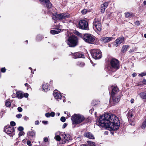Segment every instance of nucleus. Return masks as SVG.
Segmentation results:
<instances>
[{
    "mask_svg": "<svg viewBox=\"0 0 146 146\" xmlns=\"http://www.w3.org/2000/svg\"><path fill=\"white\" fill-rule=\"evenodd\" d=\"M5 105L7 107H10L11 105V102H10L7 100L5 102Z\"/></svg>",
    "mask_w": 146,
    "mask_h": 146,
    "instance_id": "c756f323",
    "label": "nucleus"
},
{
    "mask_svg": "<svg viewBox=\"0 0 146 146\" xmlns=\"http://www.w3.org/2000/svg\"><path fill=\"white\" fill-rule=\"evenodd\" d=\"M143 4L144 5H146V1H144L143 2Z\"/></svg>",
    "mask_w": 146,
    "mask_h": 146,
    "instance_id": "0e129e2a",
    "label": "nucleus"
},
{
    "mask_svg": "<svg viewBox=\"0 0 146 146\" xmlns=\"http://www.w3.org/2000/svg\"><path fill=\"white\" fill-rule=\"evenodd\" d=\"M74 33L76 35L79 36L80 37L82 38V36H83V34H81L80 33H79L78 31H74Z\"/></svg>",
    "mask_w": 146,
    "mask_h": 146,
    "instance_id": "a878e982",
    "label": "nucleus"
},
{
    "mask_svg": "<svg viewBox=\"0 0 146 146\" xmlns=\"http://www.w3.org/2000/svg\"><path fill=\"white\" fill-rule=\"evenodd\" d=\"M77 65L78 66L80 67L83 66L85 64L82 62L79 61L77 63Z\"/></svg>",
    "mask_w": 146,
    "mask_h": 146,
    "instance_id": "c85d7f7f",
    "label": "nucleus"
},
{
    "mask_svg": "<svg viewBox=\"0 0 146 146\" xmlns=\"http://www.w3.org/2000/svg\"><path fill=\"white\" fill-rule=\"evenodd\" d=\"M27 134L28 135L33 137H35V132L34 131H29L27 133Z\"/></svg>",
    "mask_w": 146,
    "mask_h": 146,
    "instance_id": "b1692460",
    "label": "nucleus"
},
{
    "mask_svg": "<svg viewBox=\"0 0 146 146\" xmlns=\"http://www.w3.org/2000/svg\"><path fill=\"white\" fill-rule=\"evenodd\" d=\"M29 96V94L27 93H25L23 94V97L27 98Z\"/></svg>",
    "mask_w": 146,
    "mask_h": 146,
    "instance_id": "49530a36",
    "label": "nucleus"
},
{
    "mask_svg": "<svg viewBox=\"0 0 146 146\" xmlns=\"http://www.w3.org/2000/svg\"><path fill=\"white\" fill-rule=\"evenodd\" d=\"M50 116L54 117L55 115V113L53 112H52L50 113Z\"/></svg>",
    "mask_w": 146,
    "mask_h": 146,
    "instance_id": "37998d69",
    "label": "nucleus"
},
{
    "mask_svg": "<svg viewBox=\"0 0 146 146\" xmlns=\"http://www.w3.org/2000/svg\"><path fill=\"white\" fill-rule=\"evenodd\" d=\"M113 39L112 37H104L101 38L100 40L102 42L105 43L110 42Z\"/></svg>",
    "mask_w": 146,
    "mask_h": 146,
    "instance_id": "4468645a",
    "label": "nucleus"
},
{
    "mask_svg": "<svg viewBox=\"0 0 146 146\" xmlns=\"http://www.w3.org/2000/svg\"><path fill=\"white\" fill-rule=\"evenodd\" d=\"M10 124L12 126L11 127L14 126L16 125L15 122L14 121H12L10 122Z\"/></svg>",
    "mask_w": 146,
    "mask_h": 146,
    "instance_id": "58836bf2",
    "label": "nucleus"
},
{
    "mask_svg": "<svg viewBox=\"0 0 146 146\" xmlns=\"http://www.w3.org/2000/svg\"><path fill=\"white\" fill-rule=\"evenodd\" d=\"M84 135L85 137L89 139H94V135L91 133L89 132L85 133Z\"/></svg>",
    "mask_w": 146,
    "mask_h": 146,
    "instance_id": "f3484780",
    "label": "nucleus"
},
{
    "mask_svg": "<svg viewBox=\"0 0 146 146\" xmlns=\"http://www.w3.org/2000/svg\"><path fill=\"white\" fill-rule=\"evenodd\" d=\"M80 146H88L87 144H84L80 145Z\"/></svg>",
    "mask_w": 146,
    "mask_h": 146,
    "instance_id": "680f3d73",
    "label": "nucleus"
},
{
    "mask_svg": "<svg viewBox=\"0 0 146 146\" xmlns=\"http://www.w3.org/2000/svg\"><path fill=\"white\" fill-rule=\"evenodd\" d=\"M60 136L61 137V139L63 141L62 143H66V141H68L70 139V136L68 134L66 135L62 133L60 134Z\"/></svg>",
    "mask_w": 146,
    "mask_h": 146,
    "instance_id": "f8f14e48",
    "label": "nucleus"
},
{
    "mask_svg": "<svg viewBox=\"0 0 146 146\" xmlns=\"http://www.w3.org/2000/svg\"><path fill=\"white\" fill-rule=\"evenodd\" d=\"M93 28L94 30L99 31L102 30V25L100 20L97 19H95L93 23Z\"/></svg>",
    "mask_w": 146,
    "mask_h": 146,
    "instance_id": "0eeeda50",
    "label": "nucleus"
},
{
    "mask_svg": "<svg viewBox=\"0 0 146 146\" xmlns=\"http://www.w3.org/2000/svg\"><path fill=\"white\" fill-rule=\"evenodd\" d=\"M24 119L25 120H28L29 118L27 117V116H25L23 117Z\"/></svg>",
    "mask_w": 146,
    "mask_h": 146,
    "instance_id": "13d9d810",
    "label": "nucleus"
},
{
    "mask_svg": "<svg viewBox=\"0 0 146 146\" xmlns=\"http://www.w3.org/2000/svg\"><path fill=\"white\" fill-rule=\"evenodd\" d=\"M25 134V133L23 131H21L19 134V136H21Z\"/></svg>",
    "mask_w": 146,
    "mask_h": 146,
    "instance_id": "a19ab883",
    "label": "nucleus"
},
{
    "mask_svg": "<svg viewBox=\"0 0 146 146\" xmlns=\"http://www.w3.org/2000/svg\"><path fill=\"white\" fill-rule=\"evenodd\" d=\"M69 16L68 14L62 13L60 14H55L52 17V19L54 20H62L68 18Z\"/></svg>",
    "mask_w": 146,
    "mask_h": 146,
    "instance_id": "6e6552de",
    "label": "nucleus"
},
{
    "mask_svg": "<svg viewBox=\"0 0 146 146\" xmlns=\"http://www.w3.org/2000/svg\"><path fill=\"white\" fill-rule=\"evenodd\" d=\"M17 97L19 99H21L23 98V94L21 91H18L16 93Z\"/></svg>",
    "mask_w": 146,
    "mask_h": 146,
    "instance_id": "412c9836",
    "label": "nucleus"
},
{
    "mask_svg": "<svg viewBox=\"0 0 146 146\" xmlns=\"http://www.w3.org/2000/svg\"><path fill=\"white\" fill-rule=\"evenodd\" d=\"M45 116L47 117H50V113H46L45 114Z\"/></svg>",
    "mask_w": 146,
    "mask_h": 146,
    "instance_id": "603ef678",
    "label": "nucleus"
},
{
    "mask_svg": "<svg viewBox=\"0 0 146 146\" xmlns=\"http://www.w3.org/2000/svg\"><path fill=\"white\" fill-rule=\"evenodd\" d=\"M106 9L105 8H102V7H101V11L102 13H103L104 12Z\"/></svg>",
    "mask_w": 146,
    "mask_h": 146,
    "instance_id": "de8ad7c7",
    "label": "nucleus"
},
{
    "mask_svg": "<svg viewBox=\"0 0 146 146\" xmlns=\"http://www.w3.org/2000/svg\"><path fill=\"white\" fill-rule=\"evenodd\" d=\"M18 129L19 131H22L24 130V128L20 126L18 128Z\"/></svg>",
    "mask_w": 146,
    "mask_h": 146,
    "instance_id": "e433bc0d",
    "label": "nucleus"
},
{
    "mask_svg": "<svg viewBox=\"0 0 146 146\" xmlns=\"http://www.w3.org/2000/svg\"><path fill=\"white\" fill-rule=\"evenodd\" d=\"M56 114L58 115V116H59L60 115V114L59 113H57Z\"/></svg>",
    "mask_w": 146,
    "mask_h": 146,
    "instance_id": "338daca9",
    "label": "nucleus"
},
{
    "mask_svg": "<svg viewBox=\"0 0 146 146\" xmlns=\"http://www.w3.org/2000/svg\"><path fill=\"white\" fill-rule=\"evenodd\" d=\"M54 138L56 140L59 141L61 139V137L60 135V136L58 135H57Z\"/></svg>",
    "mask_w": 146,
    "mask_h": 146,
    "instance_id": "7c9ffc66",
    "label": "nucleus"
},
{
    "mask_svg": "<svg viewBox=\"0 0 146 146\" xmlns=\"http://www.w3.org/2000/svg\"><path fill=\"white\" fill-rule=\"evenodd\" d=\"M98 126L107 127L111 130H117L119 127L120 121L115 115L106 113L101 116L96 123Z\"/></svg>",
    "mask_w": 146,
    "mask_h": 146,
    "instance_id": "f257e3e1",
    "label": "nucleus"
},
{
    "mask_svg": "<svg viewBox=\"0 0 146 146\" xmlns=\"http://www.w3.org/2000/svg\"><path fill=\"white\" fill-rule=\"evenodd\" d=\"M1 71L2 72H5L6 71V69L5 68H2L1 69Z\"/></svg>",
    "mask_w": 146,
    "mask_h": 146,
    "instance_id": "8fccbe9b",
    "label": "nucleus"
},
{
    "mask_svg": "<svg viewBox=\"0 0 146 146\" xmlns=\"http://www.w3.org/2000/svg\"><path fill=\"white\" fill-rule=\"evenodd\" d=\"M108 5V3L107 2H106L103 4H102L101 5V7H102V8H105L106 9Z\"/></svg>",
    "mask_w": 146,
    "mask_h": 146,
    "instance_id": "bb28decb",
    "label": "nucleus"
},
{
    "mask_svg": "<svg viewBox=\"0 0 146 146\" xmlns=\"http://www.w3.org/2000/svg\"><path fill=\"white\" fill-rule=\"evenodd\" d=\"M53 95L54 98L56 99H61V95L58 92H54L53 93Z\"/></svg>",
    "mask_w": 146,
    "mask_h": 146,
    "instance_id": "6ab92c4d",
    "label": "nucleus"
},
{
    "mask_svg": "<svg viewBox=\"0 0 146 146\" xmlns=\"http://www.w3.org/2000/svg\"><path fill=\"white\" fill-rule=\"evenodd\" d=\"M39 124V122L38 121H36L35 122V124L36 125H38Z\"/></svg>",
    "mask_w": 146,
    "mask_h": 146,
    "instance_id": "5fc2aeb1",
    "label": "nucleus"
},
{
    "mask_svg": "<svg viewBox=\"0 0 146 146\" xmlns=\"http://www.w3.org/2000/svg\"><path fill=\"white\" fill-rule=\"evenodd\" d=\"M130 122H131V123H130V122H129V123H130V124L131 125H135V122L134 121H129Z\"/></svg>",
    "mask_w": 146,
    "mask_h": 146,
    "instance_id": "3c124183",
    "label": "nucleus"
},
{
    "mask_svg": "<svg viewBox=\"0 0 146 146\" xmlns=\"http://www.w3.org/2000/svg\"><path fill=\"white\" fill-rule=\"evenodd\" d=\"M48 139L46 137H44V141L45 142H46L48 141Z\"/></svg>",
    "mask_w": 146,
    "mask_h": 146,
    "instance_id": "c03bdc74",
    "label": "nucleus"
},
{
    "mask_svg": "<svg viewBox=\"0 0 146 146\" xmlns=\"http://www.w3.org/2000/svg\"><path fill=\"white\" fill-rule=\"evenodd\" d=\"M135 25H137V26L139 25L140 24L139 23L138 21H136L135 23Z\"/></svg>",
    "mask_w": 146,
    "mask_h": 146,
    "instance_id": "6e6d98bb",
    "label": "nucleus"
},
{
    "mask_svg": "<svg viewBox=\"0 0 146 146\" xmlns=\"http://www.w3.org/2000/svg\"><path fill=\"white\" fill-rule=\"evenodd\" d=\"M87 142L89 145L91 146H95V144L94 142L90 141H88Z\"/></svg>",
    "mask_w": 146,
    "mask_h": 146,
    "instance_id": "2f4dec72",
    "label": "nucleus"
},
{
    "mask_svg": "<svg viewBox=\"0 0 146 146\" xmlns=\"http://www.w3.org/2000/svg\"><path fill=\"white\" fill-rule=\"evenodd\" d=\"M132 14L129 12H127L125 13V16L126 17H128L131 16Z\"/></svg>",
    "mask_w": 146,
    "mask_h": 146,
    "instance_id": "473e14b6",
    "label": "nucleus"
},
{
    "mask_svg": "<svg viewBox=\"0 0 146 146\" xmlns=\"http://www.w3.org/2000/svg\"><path fill=\"white\" fill-rule=\"evenodd\" d=\"M61 30L60 29H56L55 30H52L50 31V33L52 35L58 34L59 33Z\"/></svg>",
    "mask_w": 146,
    "mask_h": 146,
    "instance_id": "4be33fe9",
    "label": "nucleus"
},
{
    "mask_svg": "<svg viewBox=\"0 0 146 146\" xmlns=\"http://www.w3.org/2000/svg\"><path fill=\"white\" fill-rule=\"evenodd\" d=\"M84 117L80 114H74L72 116L71 119L73 124H77L82 122L84 119Z\"/></svg>",
    "mask_w": 146,
    "mask_h": 146,
    "instance_id": "20e7f679",
    "label": "nucleus"
},
{
    "mask_svg": "<svg viewBox=\"0 0 146 146\" xmlns=\"http://www.w3.org/2000/svg\"><path fill=\"white\" fill-rule=\"evenodd\" d=\"M119 95H112L110 96V102L112 104H115L118 103L120 99Z\"/></svg>",
    "mask_w": 146,
    "mask_h": 146,
    "instance_id": "1a4fd4ad",
    "label": "nucleus"
},
{
    "mask_svg": "<svg viewBox=\"0 0 146 146\" xmlns=\"http://www.w3.org/2000/svg\"><path fill=\"white\" fill-rule=\"evenodd\" d=\"M145 75H146V72H143L139 74V76L141 77Z\"/></svg>",
    "mask_w": 146,
    "mask_h": 146,
    "instance_id": "f704fd0d",
    "label": "nucleus"
},
{
    "mask_svg": "<svg viewBox=\"0 0 146 146\" xmlns=\"http://www.w3.org/2000/svg\"><path fill=\"white\" fill-rule=\"evenodd\" d=\"M129 46L128 45L123 46L121 50V52L123 53L125 52L127 50Z\"/></svg>",
    "mask_w": 146,
    "mask_h": 146,
    "instance_id": "393cba45",
    "label": "nucleus"
},
{
    "mask_svg": "<svg viewBox=\"0 0 146 146\" xmlns=\"http://www.w3.org/2000/svg\"><path fill=\"white\" fill-rule=\"evenodd\" d=\"M142 82L144 85L146 84V79H143Z\"/></svg>",
    "mask_w": 146,
    "mask_h": 146,
    "instance_id": "bf43d9fd",
    "label": "nucleus"
},
{
    "mask_svg": "<svg viewBox=\"0 0 146 146\" xmlns=\"http://www.w3.org/2000/svg\"><path fill=\"white\" fill-rule=\"evenodd\" d=\"M139 95L141 98L146 99V91L140 93Z\"/></svg>",
    "mask_w": 146,
    "mask_h": 146,
    "instance_id": "5701e85b",
    "label": "nucleus"
},
{
    "mask_svg": "<svg viewBox=\"0 0 146 146\" xmlns=\"http://www.w3.org/2000/svg\"><path fill=\"white\" fill-rule=\"evenodd\" d=\"M81 36L82 38L84 41L87 43L95 44L96 43V37L90 34H83V36Z\"/></svg>",
    "mask_w": 146,
    "mask_h": 146,
    "instance_id": "f03ea898",
    "label": "nucleus"
},
{
    "mask_svg": "<svg viewBox=\"0 0 146 146\" xmlns=\"http://www.w3.org/2000/svg\"><path fill=\"white\" fill-rule=\"evenodd\" d=\"M67 125V124L66 123H64L62 126V128L63 129Z\"/></svg>",
    "mask_w": 146,
    "mask_h": 146,
    "instance_id": "864d4df0",
    "label": "nucleus"
},
{
    "mask_svg": "<svg viewBox=\"0 0 146 146\" xmlns=\"http://www.w3.org/2000/svg\"><path fill=\"white\" fill-rule=\"evenodd\" d=\"M87 10L86 9H84L81 11V13L83 14H85L87 12Z\"/></svg>",
    "mask_w": 146,
    "mask_h": 146,
    "instance_id": "c9c22d12",
    "label": "nucleus"
},
{
    "mask_svg": "<svg viewBox=\"0 0 146 146\" xmlns=\"http://www.w3.org/2000/svg\"><path fill=\"white\" fill-rule=\"evenodd\" d=\"M90 52L92 57L95 59L100 58L102 56L101 52L99 49H94L91 50Z\"/></svg>",
    "mask_w": 146,
    "mask_h": 146,
    "instance_id": "423d86ee",
    "label": "nucleus"
},
{
    "mask_svg": "<svg viewBox=\"0 0 146 146\" xmlns=\"http://www.w3.org/2000/svg\"><path fill=\"white\" fill-rule=\"evenodd\" d=\"M25 85L27 87V90H28L29 88H31L30 86L27 83H26L25 84Z\"/></svg>",
    "mask_w": 146,
    "mask_h": 146,
    "instance_id": "09e8293b",
    "label": "nucleus"
},
{
    "mask_svg": "<svg viewBox=\"0 0 146 146\" xmlns=\"http://www.w3.org/2000/svg\"><path fill=\"white\" fill-rule=\"evenodd\" d=\"M127 117L129 121H131V117L133 116V114L132 113H128L127 115Z\"/></svg>",
    "mask_w": 146,
    "mask_h": 146,
    "instance_id": "cd10ccee",
    "label": "nucleus"
},
{
    "mask_svg": "<svg viewBox=\"0 0 146 146\" xmlns=\"http://www.w3.org/2000/svg\"><path fill=\"white\" fill-rule=\"evenodd\" d=\"M14 131V127L10 126L7 127H5L4 129V131L7 134H9L13 133Z\"/></svg>",
    "mask_w": 146,
    "mask_h": 146,
    "instance_id": "ddd939ff",
    "label": "nucleus"
},
{
    "mask_svg": "<svg viewBox=\"0 0 146 146\" xmlns=\"http://www.w3.org/2000/svg\"><path fill=\"white\" fill-rule=\"evenodd\" d=\"M84 56L82 54V52H78L76 53L74 56V58H84Z\"/></svg>",
    "mask_w": 146,
    "mask_h": 146,
    "instance_id": "a211bd4d",
    "label": "nucleus"
},
{
    "mask_svg": "<svg viewBox=\"0 0 146 146\" xmlns=\"http://www.w3.org/2000/svg\"><path fill=\"white\" fill-rule=\"evenodd\" d=\"M22 116V115L21 114H19L16 115V117L18 118H21Z\"/></svg>",
    "mask_w": 146,
    "mask_h": 146,
    "instance_id": "79ce46f5",
    "label": "nucleus"
},
{
    "mask_svg": "<svg viewBox=\"0 0 146 146\" xmlns=\"http://www.w3.org/2000/svg\"><path fill=\"white\" fill-rule=\"evenodd\" d=\"M144 37L146 38V34H145L144 35Z\"/></svg>",
    "mask_w": 146,
    "mask_h": 146,
    "instance_id": "774afa93",
    "label": "nucleus"
},
{
    "mask_svg": "<svg viewBox=\"0 0 146 146\" xmlns=\"http://www.w3.org/2000/svg\"><path fill=\"white\" fill-rule=\"evenodd\" d=\"M79 28L83 30H88L89 27L88 22L84 20L80 21L79 24Z\"/></svg>",
    "mask_w": 146,
    "mask_h": 146,
    "instance_id": "9d476101",
    "label": "nucleus"
},
{
    "mask_svg": "<svg viewBox=\"0 0 146 146\" xmlns=\"http://www.w3.org/2000/svg\"><path fill=\"white\" fill-rule=\"evenodd\" d=\"M146 126V118L144 121L141 127L142 129H144Z\"/></svg>",
    "mask_w": 146,
    "mask_h": 146,
    "instance_id": "72a5a7b5",
    "label": "nucleus"
},
{
    "mask_svg": "<svg viewBox=\"0 0 146 146\" xmlns=\"http://www.w3.org/2000/svg\"><path fill=\"white\" fill-rule=\"evenodd\" d=\"M131 103L133 104L134 103V100L133 99H132L131 100Z\"/></svg>",
    "mask_w": 146,
    "mask_h": 146,
    "instance_id": "e2e57ef3",
    "label": "nucleus"
},
{
    "mask_svg": "<svg viewBox=\"0 0 146 146\" xmlns=\"http://www.w3.org/2000/svg\"><path fill=\"white\" fill-rule=\"evenodd\" d=\"M78 42L77 37L74 36L72 35L69 37L66 42L68 45L70 47H74L76 46Z\"/></svg>",
    "mask_w": 146,
    "mask_h": 146,
    "instance_id": "39448f33",
    "label": "nucleus"
},
{
    "mask_svg": "<svg viewBox=\"0 0 146 146\" xmlns=\"http://www.w3.org/2000/svg\"><path fill=\"white\" fill-rule=\"evenodd\" d=\"M42 4L46 7L48 9H50L52 7V5L49 0H39Z\"/></svg>",
    "mask_w": 146,
    "mask_h": 146,
    "instance_id": "9b49d317",
    "label": "nucleus"
},
{
    "mask_svg": "<svg viewBox=\"0 0 146 146\" xmlns=\"http://www.w3.org/2000/svg\"><path fill=\"white\" fill-rule=\"evenodd\" d=\"M42 123L45 124H46L48 123V121H42Z\"/></svg>",
    "mask_w": 146,
    "mask_h": 146,
    "instance_id": "4d7b16f0",
    "label": "nucleus"
},
{
    "mask_svg": "<svg viewBox=\"0 0 146 146\" xmlns=\"http://www.w3.org/2000/svg\"><path fill=\"white\" fill-rule=\"evenodd\" d=\"M49 84L48 83L44 84L42 85V88L45 92H46L49 90Z\"/></svg>",
    "mask_w": 146,
    "mask_h": 146,
    "instance_id": "aec40b11",
    "label": "nucleus"
},
{
    "mask_svg": "<svg viewBox=\"0 0 146 146\" xmlns=\"http://www.w3.org/2000/svg\"><path fill=\"white\" fill-rule=\"evenodd\" d=\"M27 144L28 145V146H32V144H31V142L30 141L28 140L27 142Z\"/></svg>",
    "mask_w": 146,
    "mask_h": 146,
    "instance_id": "ea45409f",
    "label": "nucleus"
},
{
    "mask_svg": "<svg viewBox=\"0 0 146 146\" xmlns=\"http://www.w3.org/2000/svg\"><path fill=\"white\" fill-rule=\"evenodd\" d=\"M17 110H18V111H19V112H21L22 111H23L22 108L21 107H18L17 108Z\"/></svg>",
    "mask_w": 146,
    "mask_h": 146,
    "instance_id": "a18cd8bd",
    "label": "nucleus"
},
{
    "mask_svg": "<svg viewBox=\"0 0 146 146\" xmlns=\"http://www.w3.org/2000/svg\"><path fill=\"white\" fill-rule=\"evenodd\" d=\"M110 66L108 67V70L114 72L118 69L120 67L119 61L116 59L112 58L110 61Z\"/></svg>",
    "mask_w": 146,
    "mask_h": 146,
    "instance_id": "7ed1b4c3",
    "label": "nucleus"
},
{
    "mask_svg": "<svg viewBox=\"0 0 146 146\" xmlns=\"http://www.w3.org/2000/svg\"><path fill=\"white\" fill-rule=\"evenodd\" d=\"M137 75V74L136 73H133L132 74V76H133V77H135Z\"/></svg>",
    "mask_w": 146,
    "mask_h": 146,
    "instance_id": "052dcab7",
    "label": "nucleus"
},
{
    "mask_svg": "<svg viewBox=\"0 0 146 146\" xmlns=\"http://www.w3.org/2000/svg\"><path fill=\"white\" fill-rule=\"evenodd\" d=\"M112 90L111 95H116L117 93L119 91L118 88L117 86H112Z\"/></svg>",
    "mask_w": 146,
    "mask_h": 146,
    "instance_id": "dca6fc26",
    "label": "nucleus"
},
{
    "mask_svg": "<svg viewBox=\"0 0 146 146\" xmlns=\"http://www.w3.org/2000/svg\"><path fill=\"white\" fill-rule=\"evenodd\" d=\"M124 40V38L123 36H121L117 38L115 41V42L116 44L115 45L117 46L123 43Z\"/></svg>",
    "mask_w": 146,
    "mask_h": 146,
    "instance_id": "2eb2a0df",
    "label": "nucleus"
},
{
    "mask_svg": "<svg viewBox=\"0 0 146 146\" xmlns=\"http://www.w3.org/2000/svg\"><path fill=\"white\" fill-rule=\"evenodd\" d=\"M60 120L62 122H64L66 121V119L64 117H62L60 118Z\"/></svg>",
    "mask_w": 146,
    "mask_h": 146,
    "instance_id": "4c0bfd02",
    "label": "nucleus"
},
{
    "mask_svg": "<svg viewBox=\"0 0 146 146\" xmlns=\"http://www.w3.org/2000/svg\"><path fill=\"white\" fill-rule=\"evenodd\" d=\"M133 50H130L129 51V52L130 53H131L133 52Z\"/></svg>",
    "mask_w": 146,
    "mask_h": 146,
    "instance_id": "69168bd1",
    "label": "nucleus"
}]
</instances>
